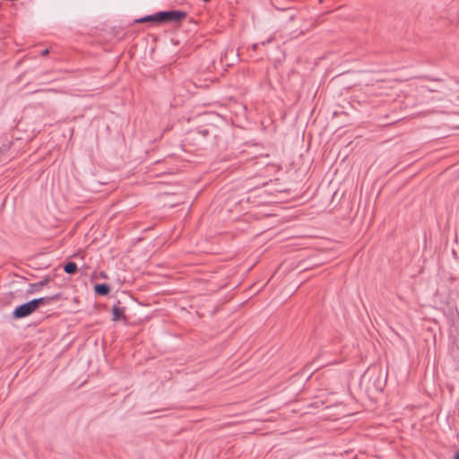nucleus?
<instances>
[{
	"mask_svg": "<svg viewBox=\"0 0 459 459\" xmlns=\"http://www.w3.org/2000/svg\"><path fill=\"white\" fill-rule=\"evenodd\" d=\"M216 129L213 126L210 128H198L190 133L195 144L200 149H206L209 146L218 144Z\"/></svg>",
	"mask_w": 459,
	"mask_h": 459,
	"instance_id": "nucleus-1",
	"label": "nucleus"
},
{
	"mask_svg": "<svg viewBox=\"0 0 459 459\" xmlns=\"http://www.w3.org/2000/svg\"><path fill=\"white\" fill-rule=\"evenodd\" d=\"M361 382H367L368 389L372 388L375 391L381 392L385 385L386 380L380 368H371L365 371L362 376Z\"/></svg>",
	"mask_w": 459,
	"mask_h": 459,
	"instance_id": "nucleus-2",
	"label": "nucleus"
},
{
	"mask_svg": "<svg viewBox=\"0 0 459 459\" xmlns=\"http://www.w3.org/2000/svg\"><path fill=\"white\" fill-rule=\"evenodd\" d=\"M158 14V25L166 24L170 22H180L183 21L187 13L181 10H169V11H160Z\"/></svg>",
	"mask_w": 459,
	"mask_h": 459,
	"instance_id": "nucleus-3",
	"label": "nucleus"
},
{
	"mask_svg": "<svg viewBox=\"0 0 459 459\" xmlns=\"http://www.w3.org/2000/svg\"><path fill=\"white\" fill-rule=\"evenodd\" d=\"M37 310L32 299L17 306L12 312L13 319L18 320L32 315Z\"/></svg>",
	"mask_w": 459,
	"mask_h": 459,
	"instance_id": "nucleus-4",
	"label": "nucleus"
},
{
	"mask_svg": "<svg viewBox=\"0 0 459 459\" xmlns=\"http://www.w3.org/2000/svg\"><path fill=\"white\" fill-rule=\"evenodd\" d=\"M63 299V294L61 292H57L51 296L40 297L38 299H33L32 301L38 309L40 306H48L52 304L53 302L59 301Z\"/></svg>",
	"mask_w": 459,
	"mask_h": 459,
	"instance_id": "nucleus-5",
	"label": "nucleus"
},
{
	"mask_svg": "<svg viewBox=\"0 0 459 459\" xmlns=\"http://www.w3.org/2000/svg\"><path fill=\"white\" fill-rule=\"evenodd\" d=\"M50 276H45L41 281L35 282V283H30L29 288L27 289L26 292L28 294H32L35 292H39L42 290V288L46 285H48L51 281Z\"/></svg>",
	"mask_w": 459,
	"mask_h": 459,
	"instance_id": "nucleus-6",
	"label": "nucleus"
},
{
	"mask_svg": "<svg viewBox=\"0 0 459 459\" xmlns=\"http://www.w3.org/2000/svg\"><path fill=\"white\" fill-rule=\"evenodd\" d=\"M112 320L119 321L126 319L125 311L126 307L121 306V302L117 300L112 307Z\"/></svg>",
	"mask_w": 459,
	"mask_h": 459,
	"instance_id": "nucleus-7",
	"label": "nucleus"
},
{
	"mask_svg": "<svg viewBox=\"0 0 459 459\" xmlns=\"http://www.w3.org/2000/svg\"><path fill=\"white\" fill-rule=\"evenodd\" d=\"M134 23H144V22H150L154 25H158V14L157 13L150 15H146L138 19H135Z\"/></svg>",
	"mask_w": 459,
	"mask_h": 459,
	"instance_id": "nucleus-8",
	"label": "nucleus"
},
{
	"mask_svg": "<svg viewBox=\"0 0 459 459\" xmlns=\"http://www.w3.org/2000/svg\"><path fill=\"white\" fill-rule=\"evenodd\" d=\"M96 295L106 296L110 292V286L107 283H98L94 286Z\"/></svg>",
	"mask_w": 459,
	"mask_h": 459,
	"instance_id": "nucleus-9",
	"label": "nucleus"
},
{
	"mask_svg": "<svg viewBox=\"0 0 459 459\" xmlns=\"http://www.w3.org/2000/svg\"><path fill=\"white\" fill-rule=\"evenodd\" d=\"M320 263H308V260H301L298 264V267L301 268V271L311 270L318 266Z\"/></svg>",
	"mask_w": 459,
	"mask_h": 459,
	"instance_id": "nucleus-10",
	"label": "nucleus"
},
{
	"mask_svg": "<svg viewBox=\"0 0 459 459\" xmlns=\"http://www.w3.org/2000/svg\"><path fill=\"white\" fill-rule=\"evenodd\" d=\"M64 271L67 274H74L78 271L77 264L74 262H67L64 265Z\"/></svg>",
	"mask_w": 459,
	"mask_h": 459,
	"instance_id": "nucleus-11",
	"label": "nucleus"
},
{
	"mask_svg": "<svg viewBox=\"0 0 459 459\" xmlns=\"http://www.w3.org/2000/svg\"><path fill=\"white\" fill-rule=\"evenodd\" d=\"M48 53H49V49H48V48H45V49H43V50L40 52V55H41L42 56H47Z\"/></svg>",
	"mask_w": 459,
	"mask_h": 459,
	"instance_id": "nucleus-12",
	"label": "nucleus"
},
{
	"mask_svg": "<svg viewBox=\"0 0 459 459\" xmlns=\"http://www.w3.org/2000/svg\"><path fill=\"white\" fill-rule=\"evenodd\" d=\"M100 277H101V278H103V279H107V278H108V276H107L106 273H104V272H101V273H100Z\"/></svg>",
	"mask_w": 459,
	"mask_h": 459,
	"instance_id": "nucleus-13",
	"label": "nucleus"
},
{
	"mask_svg": "<svg viewBox=\"0 0 459 459\" xmlns=\"http://www.w3.org/2000/svg\"><path fill=\"white\" fill-rule=\"evenodd\" d=\"M454 459H459V451L455 453Z\"/></svg>",
	"mask_w": 459,
	"mask_h": 459,
	"instance_id": "nucleus-14",
	"label": "nucleus"
},
{
	"mask_svg": "<svg viewBox=\"0 0 459 459\" xmlns=\"http://www.w3.org/2000/svg\"><path fill=\"white\" fill-rule=\"evenodd\" d=\"M44 90H36L34 91L33 92H39V91H43Z\"/></svg>",
	"mask_w": 459,
	"mask_h": 459,
	"instance_id": "nucleus-15",
	"label": "nucleus"
},
{
	"mask_svg": "<svg viewBox=\"0 0 459 459\" xmlns=\"http://www.w3.org/2000/svg\"><path fill=\"white\" fill-rule=\"evenodd\" d=\"M256 48H257V45H256V44L253 45V48H254V49H256Z\"/></svg>",
	"mask_w": 459,
	"mask_h": 459,
	"instance_id": "nucleus-16",
	"label": "nucleus"
},
{
	"mask_svg": "<svg viewBox=\"0 0 459 459\" xmlns=\"http://www.w3.org/2000/svg\"><path fill=\"white\" fill-rule=\"evenodd\" d=\"M202 1L207 3V2H210L211 0H202Z\"/></svg>",
	"mask_w": 459,
	"mask_h": 459,
	"instance_id": "nucleus-17",
	"label": "nucleus"
}]
</instances>
